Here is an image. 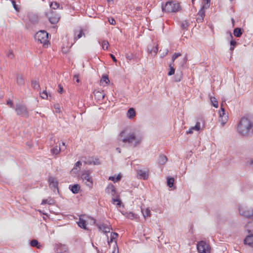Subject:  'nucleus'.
<instances>
[{"mask_svg":"<svg viewBox=\"0 0 253 253\" xmlns=\"http://www.w3.org/2000/svg\"><path fill=\"white\" fill-rule=\"evenodd\" d=\"M237 131L241 135L245 136L253 134V117L242 118L238 124Z\"/></svg>","mask_w":253,"mask_h":253,"instance_id":"obj_1","label":"nucleus"},{"mask_svg":"<svg viewBox=\"0 0 253 253\" xmlns=\"http://www.w3.org/2000/svg\"><path fill=\"white\" fill-rule=\"evenodd\" d=\"M231 20H232V23H233V25H234V22H235V21H234V19H233V18H232V19H231Z\"/></svg>","mask_w":253,"mask_h":253,"instance_id":"obj_64","label":"nucleus"},{"mask_svg":"<svg viewBox=\"0 0 253 253\" xmlns=\"http://www.w3.org/2000/svg\"><path fill=\"white\" fill-rule=\"evenodd\" d=\"M50 6L51 8L56 9L59 7V4L57 2H52L50 4Z\"/></svg>","mask_w":253,"mask_h":253,"instance_id":"obj_45","label":"nucleus"},{"mask_svg":"<svg viewBox=\"0 0 253 253\" xmlns=\"http://www.w3.org/2000/svg\"><path fill=\"white\" fill-rule=\"evenodd\" d=\"M7 56L8 58L12 59L14 56L13 52L11 51H9V52L7 53Z\"/></svg>","mask_w":253,"mask_h":253,"instance_id":"obj_55","label":"nucleus"},{"mask_svg":"<svg viewBox=\"0 0 253 253\" xmlns=\"http://www.w3.org/2000/svg\"><path fill=\"white\" fill-rule=\"evenodd\" d=\"M30 246L32 247H36L37 249H41L42 246L40 244L38 241L36 239H33L30 241Z\"/></svg>","mask_w":253,"mask_h":253,"instance_id":"obj_22","label":"nucleus"},{"mask_svg":"<svg viewBox=\"0 0 253 253\" xmlns=\"http://www.w3.org/2000/svg\"><path fill=\"white\" fill-rule=\"evenodd\" d=\"M46 16L48 18L49 22L53 24H56L60 19L58 14L52 10L49 12L46 13Z\"/></svg>","mask_w":253,"mask_h":253,"instance_id":"obj_9","label":"nucleus"},{"mask_svg":"<svg viewBox=\"0 0 253 253\" xmlns=\"http://www.w3.org/2000/svg\"><path fill=\"white\" fill-rule=\"evenodd\" d=\"M169 71L168 72V76H171L174 74L175 69L173 68V66L171 64H170L169 65Z\"/></svg>","mask_w":253,"mask_h":253,"instance_id":"obj_41","label":"nucleus"},{"mask_svg":"<svg viewBox=\"0 0 253 253\" xmlns=\"http://www.w3.org/2000/svg\"><path fill=\"white\" fill-rule=\"evenodd\" d=\"M210 100L212 105L215 108H217L218 104L217 99L214 97H211Z\"/></svg>","mask_w":253,"mask_h":253,"instance_id":"obj_37","label":"nucleus"},{"mask_svg":"<svg viewBox=\"0 0 253 253\" xmlns=\"http://www.w3.org/2000/svg\"><path fill=\"white\" fill-rule=\"evenodd\" d=\"M243 32V30L241 28H236L233 31V34L235 37H241Z\"/></svg>","mask_w":253,"mask_h":253,"instance_id":"obj_20","label":"nucleus"},{"mask_svg":"<svg viewBox=\"0 0 253 253\" xmlns=\"http://www.w3.org/2000/svg\"><path fill=\"white\" fill-rule=\"evenodd\" d=\"M118 236V234L116 232H112L111 234L110 240L108 241V243L109 245H110V243L113 242L114 240H115Z\"/></svg>","mask_w":253,"mask_h":253,"instance_id":"obj_33","label":"nucleus"},{"mask_svg":"<svg viewBox=\"0 0 253 253\" xmlns=\"http://www.w3.org/2000/svg\"><path fill=\"white\" fill-rule=\"evenodd\" d=\"M126 217L129 218L131 220L134 219H137L138 218V215L136 214H135L133 212H126L124 213H123Z\"/></svg>","mask_w":253,"mask_h":253,"instance_id":"obj_18","label":"nucleus"},{"mask_svg":"<svg viewBox=\"0 0 253 253\" xmlns=\"http://www.w3.org/2000/svg\"><path fill=\"white\" fill-rule=\"evenodd\" d=\"M106 193L110 194L113 197L116 196L118 195L116 193V188L112 184H109L105 189Z\"/></svg>","mask_w":253,"mask_h":253,"instance_id":"obj_12","label":"nucleus"},{"mask_svg":"<svg viewBox=\"0 0 253 253\" xmlns=\"http://www.w3.org/2000/svg\"><path fill=\"white\" fill-rule=\"evenodd\" d=\"M48 182L49 187L51 189L55 191V190H58V182L56 180L55 178L50 176L48 179Z\"/></svg>","mask_w":253,"mask_h":253,"instance_id":"obj_10","label":"nucleus"},{"mask_svg":"<svg viewBox=\"0 0 253 253\" xmlns=\"http://www.w3.org/2000/svg\"><path fill=\"white\" fill-rule=\"evenodd\" d=\"M11 2L15 10L17 11H19V8L18 7V5L16 4V2L14 0H11Z\"/></svg>","mask_w":253,"mask_h":253,"instance_id":"obj_51","label":"nucleus"},{"mask_svg":"<svg viewBox=\"0 0 253 253\" xmlns=\"http://www.w3.org/2000/svg\"><path fill=\"white\" fill-rule=\"evenodd\" d=\"M68 248L65 245L61 244L56 245L55 251L56 253H68Z\"/></svg>","mask_w":253,"mask_h":253,"instance_id":"obj_11","label":"nucleus"},{"mask_svg":"<svg viewBox=\"0 0 253 253\" xmlns=\"http://www.w3.org/2000/svg\"><path fill=\"white\" fill-rule=\"evenodd\" d=\"M16 83L18 85L21 86L25 84L23 77L20 74H18L16 77Z\"/></svg>","mask_w":253,"mask_h":253,"instance_id":"obj_21","label":"nucleus"},{"mask_svg":"<svg viewBox=\"0 0 253 253\" xmlns=\"http://www.w3.org/2000/svg\"><path fill=\"white\" fill-rule=\"evenodd\" d=\"M83 35H84V34L83 33V31L82 30H80L79 32H78H78L77 31H76L75 32V37H74V39L75 40H77L80 38H81Z\"/></svg>","mask_w":253,"mask_h":253,"instance_id":"obj_32","label":"nucleus"},{"mask_svg":"<svg viewBox=\"0 0 253 253\" xmlns=\"http://www.w3.org/2000/svg\"><path fill=\"white\" fill-rule=\"evenodd\" d=\"M108 21L111 25H114L116 24V21L113 18H108Z\"/></svg>","mask_w":253,"mask_h":253,"instance_id":"obj_52","label":"nucleus"},{"mask_svg":"<svg viewBox=\"0 0 253 253\" xmlns=\"http://www.w3.org/2000/svg\"><path fill=\"white\" fill-rule=\"evenodd\" d=\"M101 82H104L106 84H107L109 82V78L107 76H103L101 80Z\"/></svg>","mask_w":253,"mask_h":253,"instance_id":"obj_49","label":"nucleus"},{"mask_svg":"<svg viewBox=\"0 0 253 253\" xmlns=\"http://www.w3.org/2000/svg\"><path fill=\"white\" fill-rule=\"evenodd\" d=\"M200 127H201L200 123L197 122L196 123V125L194 126L191 127L189 129V130L186 131V134H192V133H193L194 130L199 131L200 129Z\"/></svg>","mask_w":253,"mask_h":253,"instance_id":"obj_17","label":"nucleus"},{"mask_svg":"<svg viewBox=\"0 0 253 253\" xmlns=\"http://www.w3.org/2000/svg\"><path fill=\"white\" fill-rule=\"evenodd\" d=\"M125 132L122 131L120 133V136L124 137L122 141L124 143H128L130 146L135 147L139 145L142 141V138L140 136H136L134 132H130L125 136Z\"/></svg>","mask_w":253,"mask_h":253,"instance_id":"obj_2","label":"nucleus"},{"mask_svg":"<svg viewBox=\"0 0 253 253\" xmlns=\"http://www.w3.org/2000/svg\"><path fill=\"white\" fill-rule=\"evenodd\" d=\"M246 165L253 168V159L248 158L246 160Z\"/></svg>","mask_w":253,"mask_h":253,"instance_id":"obj_38","label":"nucleus"},{"mask_svg":"<svg viewBox=\"0 0 253 253\" xmlns=\"http://www.w3.org/2000/svg\"><path fill=\"white\" fill-rule=\"evenodd\" d=\"M115 249L114 251L113 252V253H119V248L118 247L117 244V241H115Z\"/></svg>","mask_w":253,"mask_h":253,"instance_id":"obj_53","label":"nucleus"},{"mask_svg":"<svg viewBox=\"0 0 253 253\" xmlns=\"http://www.w3.org/2000/svg\"><path fill=\"white\" fill-rule=\"evenodd\" d=\"M15 111L16 114L21 117L28 118L29 116L27 108L24 104L20 103L16 104Z\"/></svg>","mask_w":253,"mask_h":253,"instance_id":"obj_4","label":"nucleus"},{"mask_svg":"<svg viewBox=\"0 0 253 253\" xmlns=\"http://www.w3.org/2000/svg\"><path fill=\"white\" fill-rule=\"evenodd\" d=\"M205 9H206V8H203V6H202V7L199 11L198 13V17L196 18V21L198 23H201L203 21L204 17L205 16Z\"/></svg>","mask_w":253,"mask_h":253,"instance_id":"obj_13","label":"nucleus"},{"mask_svg":"<svg viewBox=\"0 0 253 253\" xmlns=\"http://www.w3.org/2000/svg\"><path fill=\"white\" fill-rule=\"evenodd\" d=\"M121 176L118 175L116 177L115 176H110L109 179L113 181L114 182H116L121 180Z\"/></svg>","mask_w":253,"mask_h":253,"instance_id":"obj_39","label":"nucleus"},{"mask_svg":"<svg viewBox=\"0 0 253 253\" xmlns=\"http://www.w3.org/2000/svg\"><path fill=\"white\" fill-rule=\"evenodd\" d=\"M58 87H59L58 92L60 94L62 93V92H63V87L61 86V84H59Z\"/></svg>","mask_w":253,"mask_h":253,"instance_id":"obj_58","label":"nucleus"},{"mask_svg":"<svg viewBox=\"0 0 253 253\" xmlns=\"http://www.w3.org/2000/svg\"><path fill=\"white\" fill-rule=\"evenodd\" d=\"M35 39L41 43H43V45H45L48 42V34L45 31H41L36 34Z\"/></svg>","mask_w":253,"mask_h":253,"instance_id":"obj_7","label":"nucleus"},{"mask_svg":"<svg viewBox=\"0 0 253 253\" xmlns=\"http://www.w3.org/2000/svg\"><path fill=\"white\" fill-rule=\"evenodd\" d=\"M78 224L81 228L85 230L87 229L86 227V221L83 218H79V220L78 222Z\"/></svg>","mask_w":253,"mask_h":253,"instance_id":"obj_28","label":"nucleus"},{"mask_svg":"<svg viewBox=\"0 0 253 253\" xmlns=\"http://www.w3.org/2000/svg\"><path fill=\"white\" fill-rule=\"evenodd\" d=\"M174 179L173 177H169L167 179V185L169 187H172L173 185Z\"/></svg>","mask_w":253,"mask_h":253,"instance_id":"obj_36","label":"nucleus"},{"mask_svg":"<svg viewBox=\"0 0 253 253\" xmlns=\"http://www.w3.org/2000/svg\"><path fill=\"white\" fill-rule=\"evenodd\" d=\"M82 166V163L80 161H78L77 163H75L74 168L72 169V172H75L76 170L77 169V168H80V167Z\"/></svg>","mask_w":253,"mask_h":253,"instance_id":"obj_44","label":"nucleus"},{"mask_svg":"<svg viewBox=\"0 0 253 253\" xmlns=\"http://www.w3.org/2000/svg\"><path fill=\"white\" fill-rule=\"evenodd\" d=\"M102 46L103 49L106 50L108 48L109 45V42L107 41L104 40L102 41Z\"/></svg>","mask_w":253,"mask_h":253,"instance_id":"obj_42","label":"nucleus"},{"mask_svg":"<svg viewBox=\"0 0 253 253\" xmlns=\"http://www.w3.org/2000/svg\"><path fill=\"white\" fill-rule=\"evenodd\" d=\"M93 163L94 165H99L100 163L98 159H95L93 161Z\"/></svg>","mask_w":253,"mask_h":253,"instance_id":"obj_60","label":"nucleus"},{"mask_svg":"<svg viewBox=\"0 0 253 253\" xmlns=\"http://www.w3.org/2000/svg\"><path fill=\"white\" fill-rule=\"evenodd\" d=\"M180 6L178 3L173 1L167 2L165 6L162 5L163 11L166 12H176L179 9Z\"/></svg>","mask_w":253,"mask_h":253,"instance_id":"obj_3","label":"nucleus"},{"mask_svg":"<svg viewBox=\"0 0 253 253\" xmlns=\"http://www.w3.org/2000/svg\"><path fill=\"white\" fill-rule=\"evenodd\" d=\"M182 73L180 71L179 73H177L175 76V81L176 82H180L182 79Z\"/></svg>","mask_w":253,"mask_h":253,"instance_id":"obj_35","label":"nucleus"},{"mask_svg":"<svg viewBox=\"0 0 253 253\" xmlns=\"http://www.w3.org/2000/svg\"><path fill=\"white\" fill-rule=\"evenodd\" d=\"M119 198V196L118 195H116V196L115 197H112V202L113 204L116 205L119 207H120L122 202Z\"/></svg>","mask_w":253,"mask_h":253,"instance_id":"obj_19","label":"nucleus"},{"mask_svg":"<svg viewBox=\"0 0 253 253\" xmlns=\"http://www.w3.org/2000/svg\"><path fill=\"white\" fill-rule=\"evenodd\" d=\"M180 55H181V54H180V53H175L173 55V56H172V59H171V60H172V63H173V62H174V60H175L177 57H178L179 56H180Z\"/></svg>","mask_w":253,"mask_h":253,"instance_id":"obj_50","label":"nucleus"},{"mask_svg":"<svg viewBox=\"0 0 253 253\" xmlns=\"http://www.w3.org/2000/svg\"><path fill=\"white\" fill-rule=\"evenodd\" d=\"M41 97L43 99H47L48 94L46 90H43L42 93H40Z\"/></svg>","mask_w":253,"mask_h":253,"instance_id":"obj_47","label":"nucleus"},{"mask_svg":"<svg viewBox=\"0 0 253 253\" xmlns=\"http://www.w3.org/2000/svg\"><path fill=\"white\" fill-rule=\"evenodd\" d=\"M148 50L150 53H151V54L154 53L155 54H156L158 50V46L156 45L155 46H153V47L149 46L148 47Z\"/></svg>","mask_w":253,"mask_h":253,"instance_id":"obj_29","label":"nucleus"},{"mask_svg":"<svg viewBox=\"0 0 253 253\" xmlns=\"http://www.w3.org/2000/svg\"><path fill=\"white\" fill-rule=\"evenodd\" d=\"M97 227L102 230L104 233H109L110 230V227L107 224H98L97 225Z\"/></svg>","mask_w":253,"mask_h":253,"instance_id":"obj_15","label":"nucleus"},{"mask_svg":"<svg viewBox=\"0 0 253 253\" xmlns=\"http://www.w3.org/2000/svg\"><path fill=\"white\" fill-rule=\"evenodd\" d=\"M126 58L127 60H130L132 59V56L131 55L127 54L126 55Z\"/></svg>","mask_w":253,"mask_h":253,"instance_id":"obj_61","label":"nucleus"},{"mask_svg":"<svg viewBox=\"0 0 253 253\" xmlns=\"http://www.w3.org/2000/svg\"><path fill=\"white\" fill-rule=\"evenodd\" d=\"M197 248L199 253H210L211 247L208 243L201 241L197 243Z\"/></svg>","mask_w":253,"mask_h":253,"instance_id":"obj_6","label":"nucleus"},{"mask_svg":"<svg viewBox=\"0 0 253 253\" xmlns=\"http://www.w3.org/2000/svg\"><path fill=\"white\" fill-rule=\"evenodd\" d=\"M7 104L11 108L14 107L13 102L10 99H9L7 101Z\"/></svg>","mask_w":253,"mask_h":253,"instance_id":"obj_54","label":"nucleus"},{"mask_svg":"<svg viewBox=\"0 0 253 253\" xmlns=\"http://www.w3.org/2000/svg\"><path fill=\"white\" fill-rule=\"evenodd\" d=\"M230 43L231 45L230 50L232 51L234 49V46L237 44V42L234 40H231Z\"/></svg>","mask_w":253,"mask_h":253,"instance_id":"obj_48","label":"nucleus"},{"mask_svg":"<svg viewBox=\"0 0 253 253\" xmlns=\"http://www.w3.org/2000/svg\"><path fill=\"white\" fill-rule=\"evenodd\" d=\"M244 243L253 248V233L248 235L244 240Z\"/></svg>","mask_w":253,"mask_h":253,"instance_id":"obj_14","label":"nucleus"},{"mask_svg":"<svg viewBox=\"0 0 253 253\" xmlns=\"http://www.w3.org/2000/svg\"><path fill=\"white\" fill-rule=\"evenodd\" d=\"M189 26L188 23L185 21L184 22H182L181 25V28L182 30H187L188 27Z\"/></svg>","mask_w":253,"mask_h":253,"instance_id":"obj_46","label":"nucleus"},{"mask_svg":"<svg viewBox=\"0 0 253 253\" xmlns=\"http://www.w3.org/2000/svg\"><path fill=\"white\" fill-rule=\"evenodd\" d=\"M116 150L119 153H120L121 152V150L120 148H116Z\"/></svg>","mask_w":253,"mask_h":253,"instance_id":"obj_63","label":"nucleus"},{"mask_svg":"<svg viewBox=\"0 0 253 253\" xmlns=\"http://www.w3.org/2000/svg\"><path fill=\"white\" fill-rule=\"evenodd\" d=\"M53 203V200L51 198H49L47 199L43 200L42 201V204L44 205V204H48L49 205H51Z\"/></svg>","mask_w":253,"mask_h":253,"instance_id":"obj_40","label":"nucleus"},{"mask_svg":"<svg viewBox=\"0 0 253 253\" xmlns=\"http://www.w3.org/2000/svg\"><path fill=\"white\" fill-rule=\"evenodd\" d=\"M79 77L78 75H75L74 76V80H76V82L78 83H79L80 82V80L79 79Z\"/></svg>","mask_w":253,"mask_h":253,"instance_id":"obj_57","label":"nucleus"},{"mask_svg":"<svg viewBox=\"0 0 253 253\" xmlns=\"http://www.w3.org/2000/svg\"><path fill=\"white\" fill-rule=\"evenodd\" d=\"M246 229L249 234L253 233V221L249 222L245 226Z\"/></svg>","mask_w":253,"mask_h":253,"instance_id":"obj_23","label":"nucleus"},{"mask_svg":"<svg viewBox=\"0 0 253 253\" xmlns=\"http://www.w3.org/2000/svg\"><path fill=\"white\" fill-rule=\"evenodd\" d=\"M110 55L114 62H117V60L116 59V57H115V56L114 55H113L112 54H110Z\"/></svg>","mask_w":253,"mask_h":253,"instance_id":"obj_59","label":"nucleus"},{"mask_svg":"<svg viewBox=\"0 0 253 253\" xmlns=\"http://www.w3.org/2000/svg\"><path fill=\"white\" fill-rule=\"evenodd\" d=\"M167 161L168 159L166 156L164 155H161L159 157L158 163L160 165H164L166 164Z\"/></svg>","mask_w":253,"mask_h":253,"instance_id":"obj_25","label":"nucleus"},{"mask_svg":"<svg viewBox=\"0 0 253 253\" xmlns=\"http://www.w3.org/2000/svg\"><path fill=\"white\" fill-rule=\"evenodd\" d=\"M141 212L143 214L144 218L146 217L150 216L151 215V211L148 208H146L145 210L142 208H141Z\"/></svg>","mask_w":253,"mask_h":253,"instance_id":"obj_27","label":"nucleus"},{"mask_svg":"<svg viewBox=\"0 0 253 253\" xmlns=\"http://www.w3.org/2000/svg\"><path fill=\"white\" fill-rule=\"evenodd\" d=\"M31 84H32V86L35 89L39 90L40 88L39 83L37 81L32 80L31 81Z\"/></svg>","mask_w":253,"mask_h":253,"instance_id":"obj_30","label":"nucleus"},{"mask_svg":"<svg viewBox=\"0 0 253 253\" xmlns=\"http://www.w3.org/2000/svg\"><path fill=\"white\" fill-rule=\"evenodd\" d=\"M60 151V148L57 146L55 147L51 150V152L53 154H57Z\"/></svg>","mask_w":253,"mask_h":253,"instance_id":"obj_43","label":"nucleus"},{"mask_svg":"<svg viewBox=\"0 0 253 253\" xmlns=\"http://www.w3.org/2000/svg\"><path fill=\"white\" fill-rule=\"evenodd\" d=\"M81 178L83 181H85V184L89 187H92L93 182L91 177L90 176L89 170L84 171L81 175Z\"/></svg>","mask_w":253,"mask_h":253,"instance_id":"obj_8","label":"nucleus"},{"mask_svg":"<svg viewBox=\"0 0 253 253\" xmlns=\"http://www.w3.org/2000/svg\"><path fill=\"white\" fill-rule=\"evenodd\" d=\"M187 61V56H185L184 58L183 59V60L181 63V66H183L186 63Z\"/></svg>","mask_w":253,"mask_h":253,"instance_id":"obj_56","label":"nucleus"},{"mask_svg":"<svg viewBox=\"0 0 253 253\" xmlns=\"http://www.w3.org/2000/svg\"><path fill=\"white\" fill-rule=\"evenodd\" d=\"M219 118V121L221 122L222 126H224L227 121L228 116L225 114V112H220Z\"/></svg>","mask_w":253,"mask_h":253,"instance_id":"obj_16","label":"nucleus"},{"mask_svg":"<svg viewBox=\"0 0 253 253\" xmlns=\"http://www.w3.org/2000/svg\"><path fill=\"white\" fill-rule=\"evenodd\" d=\"M70 190L74 194H77L79 192L80 186L79 184H76L69 187Z\"/></svg>","mask_w":253,"mask_h":253,"instance_id":"obj_24","label":"nucleus"},{"mask_svg":"<svg viewBox=\"0 0 253 253\" xmlns=\"http://www.w3.org/2000/svg\"><path fill=\"white\" fill-rule=\"evenodd\" d=\"M220 109H221V112H225L224 108L223 107L222 105H221Z\"/></svg>","mask_w":253,"mask_h":253,"instance_id":"obj_62","label":"nucleus"},{"mask_svg":"<svg viewBox=\"0 0 253 253\" xmlns=\"http://www.w3.org/2000/svg\"><path fill=\"white\" fill-rule=\"evenodd\" d=\"M138 174L141 177H143L144 179H146L148 177V173L146 171H143L142 170H139L138 171Z\"/></svg>","mask_w":253,"mask_h":253,"instance_id":"obj_31","label":"nucleus"},{"mask_svg":"<svg viewBox=\"0 0 253 253\" xmlns=\"http://www.w3.org/2000/svg\"><path fill=\"white\" fill-rule=\"evenodd\" d=\"M239 211L241 215L248 218L253 219V209L245 206H240L239 207Z\"/></svg>","mask_w":253,"mask_h":253,"instance_id":"obj_5","label":"nucleus"},{"mask_svg":"<svg viewBox=\"0 0 253 253\" xmlns=\"http://www.w3.org/2000/svg\"><path fill=\"white\" fill-rule=\"evenodd\" d=\"M210 2L211 0H203L202 6L203 8H206V9L209 8L210 6Z\"/></svg>","mask_w":253,"mask_h":253,"instance_id":"obj_34","label":"nucleus"},{"mask_svg":"<svg viewBox=\"0 0 253 253\" xmlns=\"http://www.w3.org/2000/svg\"><path fill=\"white\" fill-rule=\"evenodd\" d=\"M136 113L133 108H129L127 113V116L128 118L131 119L135 116Z\"/></svg>","mask_w":253,"mask_h":253,"instance_id":"obj_26","label":"nucleus"}]
</instances>
